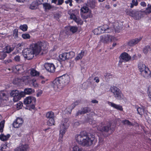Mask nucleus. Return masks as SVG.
Segmentation results:
<instances>
[{
	"mask_svg": "<svg viewBox=\"0 0 151 151\" xmlns=\"http://www.w3.org/2000/svg\"><path fill=\"white\" fill-rule=\"evenodd\" d=\"M43 43L38 41L30 45V47L24 49L22 51L24 57L28 60H31L34 56V55H38L41 52Z\"/></svg>",
	"mask_w": 151,
	"mask_h": 151,
	"instance_id": "obj_1",
	"label": "nucleus"
},
{
	"mask_svg": "<svg viewBox=\"0 0 151 151\" xmlns=\"http://www.w3.org/2000/svg\"><path fill=\"white\" fill-rule=\"evenodd\" d=\"M75 139L79 145L83 146H88L93 144L94 137L93 135L90 137L86 131H83L80 132L79 134L76 135Z\"/></svg>",
	"mask_w": 151,
	"mask_h": 151,
	"instance_id": "obj_2",
	"label": "nucleus"
},
{
	"mask_svg": "<svg viewBox=\"0 0 151 151\" xmlns=\"http://www.w3.org/2000/svg\"><path fill=\"white\" fill-rule=\"evenodd\" d=\"M35 90L29 88H25L24 91L19 92L18 90H12L10 93V96L13 97V101L14 102H16L21 99L22 97H24L26 95H30L33 93Z\"/></svg>",
	"mask_w": 151,
	"mask_h": 151,
	"instance_id": "obj_3",
	"label": "nucleus"
},
{
	"mask_svg": "<svg viewBox=\"0 0 151 151\" xmlns=\"http://www.w3.org/2000/svg\"><path fill=\"white\" fill-rule=\"evenodd\" d=\"M138 68L141 74L144 78L148 79L151 77V72L148 67L145 64L139 63L138 64Z\"/></svg>",
	"mask_w": 151,
	"mask_h": 151,
	"instance_id": "obj_4",
	"label": "nucleus"
},
{
	"mask_svg": "<svg viewBox=\"0 0 151 151\" xmlns=\"http://www.w3.org/2000/svg\"><path fill=\"white\" fill-rule=\"evenodd\" d=\"M68 119H64L62 120V123L60 126V136L59 139V142H62L63 137L66 131L69 126V124L67 123Z\"/></svg>",
	"mask_w": 151,
	"mask_h": 151,
	"instance_id": "obj_5",
	"label": "nucleus"
},
{
	"mask_svg": "<svg viewBox=\"0 0 151 151\" xmlns=\"http://www.w3.org/2000/svg\"><path fill=\"white\" fill-rule=\"evenodd\" d=\"M110 90L111 92L113 94L116 99L119 100L123 99V94L119 88L115 86H111L110 88Z\"/></svg>",
	"mask_w": 151,
	"mask_h": 151,
	"instance_id": "obj_6",
	"label": "nucleus"
},
{
	"mask_svg": "<svg viewBox=\"0 0 151 151\" xmlns=\"http://www.w3.org/2000/svg\"><path fill=\"white\" fill-rule=\"evenodd\" d=\"M36 102V99L33 96H28L26 97L24 100V104L29 106V108L34 109Z\"/></svg>",
	"mask_w": 151,
	"mask_h": 151,
	"instance_id": "obj_7",
	"label": "nucleus"
},
{
	"mask_svg": "<svg viewBox=\"0 0 151 151\" xmlns=\"http://www.w3.org/2000/svg\"><path fill=\"white\" fill-rule=\"evenodd\" d=\"M127 14L136 20H139L143 17V12L141 11L132 10L127 12Z\"/></svg>",
	"mask_w": 151,
	"mask_h": 151,
	"instance_id": "obj_8",
	"label": "nucleus"
},
{
	"mask_svg": "<svg viewBox=\"0 0 151 151\" xmlns=\"http://www.w3.org/2000/svg\"><path fill=\"white\" fill-rule=\"evenodd\" d=\"M119 58V63H122L123 62L126 63L129 61L131 59V58L127 53L124 52L121 54Z\"/></svg>",
	"mask_w": 151,
	"mask_h": 151,
	"instance_id": "obj_9",
	"label": "nucleus"
},
{
	"mask_svg": "<svg viewBox=\"0 0 151 151\" xmlns=\"http://www.w3.org/2000/svg\"><path fill=\"white\" fill-rule=\"evenodd\" d=\"M52 86L54 89L56 91H58V89L60 90L63 87L58 77L56 78L52 82Z\"/></svg>",
	"mask_w": 151,
	"mask_h": 151,
	"instance_id": "obj_10",
	"label": "nucleus"
},
{
	"mask_svg": "<svg viewBox=\"0 0 151 151\" xmlns=\"http://www.w3.org/2000/svg\"><path fill=\"white\" fill-rule=\"evenodd\" d=\"M113 38V36L108 34H106L100 37V41L104 44L108 43L110 41L111 42L112 41Z\"/></svg>",
	"mask_w": 151,
	"mask_h": 151,
	"instance_id": "obj_11",
	"label": "nucleus"
},
{
	"mask_svg": "<svg viewBox=\"0 0 151 151\" xmlns=\"http://www.w3.org/2000/svg\"><path fill=\"white\" fill-rule=\"evenodd\" d=\"M60 81L62 84L63 86L68 83L70 80V77L67 74L63 75L58 77Z\"/></svg>",
	"mask_w": 151,
	"mask_h": 151,
	"instance_id": "obj_12",
	"label": "nucleus"
},
{
	"mask_svg": "<svg viewBox=\"0 0 151 151\" xmlns=\"http://www.w3.org/2000/svg\"><path fill=\"white\" fill-rule=\"evenodd\" d=\"M29 147L27 144H22L16 148L14 151H28Z\"/></svg>",
	"mask_w": 151,
	"mask_h": 151,
	"instance_id": "obj_13",
	"label": "nucleus"
},
{
	"mask_svg": "<svg viewBox=\"0 0 151 151\" xmlns=\"http://www.w3.org/2000/svg\"><path fill=\"white\" fill-rule=\"evenodd\" d=\"M23 123V120L22 118L17 117L13 123V126L15 128L20 127Z\"/></svg>",
	"mask_w": 151,
	"mask_h": 151,
	"instance_id": "obj_14",
	"label": "nucleus"
},
{
	"mask_svg": "<svg viewBox=\"0 0 151 151\" xmlns=\"http://www.w3.org/2000/svg\"><path fill=\"white\" fill-rule=\"evenodd\" d=\"M44 66L48 72L53 73L55 71V65L53 63H45Z\"/></svg>",
	"mask_w": 151,
	"mask_h": 151,
	"instance_id": "obj_15",
	"label": "nucleus"
},
{
	"mask_svg": "<svg viewBox=\"0 0 151 151\" xmlns=\"http://www.w3.org/2000/svg\"><path fill=\"white\" fill-rule=\"evenodd\" d=\"M142 38L140 37L139 38H135L129 40L127 44L130 47L133 46L138 43L142 39Z\"/></svg>",
	"mask_w": 151,
	"mask_h": 151,
	"instance_id": "obj_16",
	"label": "nucleus"
},
{
	"mask_svg": "<svg viewBox=\"0 0 151 151\" xmlns=\"http://www.w3.org/2000/svg\"><path fill=\"white\" fill-rule=\"evenodd\" d=\"M108 104L111 106L113 108L120 111H122L123 108L122 106L119 105H117L115 104L113 102L108 101L107 103Z\"/></svg>",
	"mask_w": 151,
	"mask_h": 151,
	"instance_id": "obj_17",
	"label": "nucleus"
},
{
	"mask_svg": "<svg viewBox=\"0 0 151 151\" xmlns=\"http://www.w3.org/2000/svg\"><path fill=\"white\" fill-rule=\"evenodd\" d=\"M91 111V109L90 108L88 107H86L83 108L82 110H79L76 114V116H78L79 115L84 114L87 113Z\"/></svg>",
	"mask_w": 151,
	"mask_h": 151,
	"instance_id": "obj_18",
	"label": "nucleus"
},
{
	"mask_svg": "<svg viewBox=\"0 0 151 151\" xmlns=\"http://www.w3.org/2000/svg\"><path fill=\"white\" fill-rule=\"evenodd\" d=\"M8 99V95L6 92L4 91H0V100L2 101L4 100H7Z\"/></svg>",
	"mask_w": 151,
	"mask_h": 151,
	"instance_id": "obj_19",
	"label": "nucleus"
},
{
	"mask_svg": "<svg viewBox=\"0 0 151 151\" xmlns=\"http://www.w3.org/2000/svg\"><path fill=\"white\" fill-rule=\"evenodd\" d=\"M111 123L109 122L107 126H105L100 127L98 129L101 132H107L109 130L111 129Z\"/></svg>",
	"mask_w": 151,
	"mask_h": 151,
	"instance_id": "obj_20",
	"label": "nucleus"
},
{
	"mask_svg": "<svg viewBox=\"0 0 151 151\" xmlns=\"http://www.w3.org/2000/svg\"><path fill=\"white\" fill-rule=\"evenodd\" d=\"M29 85L34 88H37L38 87V84L37 83L36 79L34 78L30 80L29 81Z\"/></svg>",
	"mask_w": 151,
	"mask_h": 151,
	"instance_id": "obj_21",
	"label": "nucleus"
},
{
	"mask_svg": "<svg viewBox=\"0 0 151 151\" xmlns=\"http://www.w3.org/2000/svg\"><path fill=\"white\" fill-rule=\"evenodd\" d=\"M29 71H30V75L32 76H38L40 75L39 73L33 68H31Z\"/></svg>",
	"mask_w": 151,
	"mask_h": 151,
	"instance_id": "obj_22",
	"label": "nucleus"
},
{
	"mask_svg": "<svg viewBox=\"0 0 151 151\" xmlns=\"http://www.w3.org/2000/svg\"><path fill=\"white\" fill-rule=\"evenodd\" d=\"M114 29L116 32L119 33L121 29V27L119 26V23L117 22H115L113 24Z\"/></svg>",
	"mask_w": 151,
	"mask_h": 151,
	"instance_id": "obj_23",
	"label": "nucleus"
},
{
	"mask_svg": "<svg viewBox=\"0 0 151 151\" xmlns=\"http://www.w3.org/2000/svg\"><path fill=\"white\" fill-rule=\"evenodd\" d=\"M14 70L16 71V72H18L19 73H20L22 72V70H23V67L22 65H16L14 68Z\"/></svg>",
	"mask_w": 151,
	"mask_h": 151,
	"instance_id": "obj_24",
	"label": "nucleus"
},
{
	"mask_svg": "<svg viewBox=\"0 0 151 151\" xmlns=\"http://www.w3.org/2000/svg\"><path fill=\"white\" fill-rule=\"evenodd\" d=\"M10 137V135L9 134H8L6 135L1 134L0 135V139L2 141H5L8 140Z\"/></svg>",
	"mask_w": 151,
	"mask_h": 151,
	"instance_id": "obj_25",
	"label": "nucleus"
},
{
	"mask_svg": "<svg viewBox=\"0 0 151 151\" xmlns=\"http://www.w3.org/2000/svg\"><path fill=\"white\" fill-rule=\"evenodd\" d=\"M66 57L67 59H71L73 58L75 55V53L73 51H71L68 52H64Z\"/></svg>",
	"mask_w": 151,
	"mask_h": 151,
	"instance_id": "obj_26",
	"label": "nucleus"
},
{
	"mask_svg": "<svg viewBox=\"0 0 151 151\" xmlns=\"http://www.w3.org/2000/svg\"><path fill=\"white\" fill-rule=\"evenodd\" d=\"M85 51L84 50H81V52L80 53L78 56L76 58L75 60H76L81 59L85 55Z\"/></svg>",
	"mask_w": 151,
	"mask_h": 151,
	"instance_id": "obj_27",
	"label": "nucleus"
},
{
	"mask_svg": "<svg viewBox=\"0 0 151 151\" xmlns=\"http://www.w3.org/2000/svg\"><path fill=\"white\" fill-rule=\"evenodd\" d=\"M104 76L105 78L106 81H109L110 78H113L114 76L113 74H111L110 73H104Z\"/></svg>",
	"mask_w": 151,
	"mask_h": 151,
	"instance_id": "obj_28",
	"label": "nucleus"
},
{
	"mask_svg": "<svg viewBox=\"0 0 151 151\" xmlns=\"http://www.w3.org/2000/svg\"><path fill=\"white\" fill-rule=\"evenodd\" d=\"M46 117L48 119L54 118V112L52 111L48 112L46 114Z\"/></svg>",
	"mask_w": 151,
	"mask_h": 151,
	"instance_id": "obj_29",
	"label": "nucleus"
},
{
	"mask_svg": "<svg viewBox=\"0 0 151 151\" xmlns=\"http://www.w3.org/2000/svg\"><path fill=\"white\" fill-rule=\"evenodd\" d=\"M93 32L95 35H98L101 33H104L103 31H102L101 27H99L93 30Z\"/></svg>",
	"mask_w": 151,
	"mask_h": 151,
	"instance_id": "obj_30",
	"label": "nucleus"
},
{
	"mask_svg": "<svg viewBox=\"0 0 151 151\" xmlns=\"http://www.w3.org/2000/svg\"><path fill=\"white\" fill-rule=\"evenodd\" d=\"M13 48L11 47V46L8 45L5 47L4 51L6 53H9L12 51Z\"/></svg>",
	"mask_w": 151,
	"mask_h": 151,
	"instance_id": "obj_31",
	"label": "nucleus"
},
{
	"mask_svg": "<svg viewBox=\"0 0 151 151\" xmlns=\"http://www.w3.org/2000/svg\"><path fill=\"white\" fill-rule=\"evenodd\" d=\"M88 6L91 8H94L95 6V2L93 0H90L88 2Z\"/></svg>",
	"mask_w": 151,
	"mask_h": 151,
	"instance_id": "obj_32",
	"label": "nucleus"
},
{
	"mask_svg": "<svg viewBox=\"0 0 151 151\" xmlns=\"http://www.w3.org/2000/svg\"><path fill=\"white\" fill-rule=\"evenodd\" d=\"M101 29L102 31H103L104 33V32H109V31H108L109 29V26L107 25H104L102 27H101Z\"/></svg>",
	"mask_w": 151,
	"mask_h": 151,
	"instance_id": "obj_33",
	"label": "nucleus"
},
{
	"mask_svg": "<svg viewBox=\"0 0 151 151\" xmlns=\"http://www.w3.org/2000/svg\"><path fill=\"white\" fill-rule=\"evenodd\" d=\"M43 6L45 11H46L47 10H49L52 8L51 6L48 3H44L43 4Z\"/></svg>",
	"mask_w": 151,
	"mask_h": 151,
	"instance_id": "obj_34",
	"label": "nucleus"
},
{
	"mask_svg": "<svg viewBox=\"0 0 151 151\" xmlns=\"http://www.w3.org/2000/svg\"><path fill=\"white\" fill-rule=\"evenodd\" d=\"M55 123L54 118L49 119L47 121V124L48 125L51 126L55 125Z\"/></svg>",
	"mask_w": 151,
	"mask_h": 151,
	"instance_id": "obj_35",
	"label": "nucleus"
},
{
	"mask_svg": "<svg viewBox=\"0 0 151 151\" xmlns=\"http://www.w3.org/2000/svg\"><path fill=\"white\" fill-rule=\"evenodd\" d=\"M81 101V100H77L71 104L70 108L71 112V111L75 107L78 105L80 103Z\"/></svg>",
	"mask_w": 151,
	"mask_h": 151,
	"instance_id": "obj_36",
	"label": "nucleus"
},
{
	"mask_svg": "<svg viewBox=\"0 0 151 151\" xmlns=\"http://www.w3.org/2000/svg\"><path fill=\"white\" fill-rule=\"evenodd\" d=\"M89 9L88 7L86 6H84L82 7L81 9V13L82 14L83 13H87L88 12Z\"/></svg>",
	"mask_w": 151,
	"mask_h": 151,
	"instance_id": "obj_37",
	"label": "nucleus"
},
{
	"mask_svg": "<svg viewBox=\"0 0 151 151\" xmlns=\"http://www.w3.org/2000/svg\"><path fill=\"white\" fill-rule=\"evenodd\" d=\"M65 54L64 52L59 55V57L61 61H65L67 60Z\"/></svg>",
	"mask_w": 151,
	"mask_h": 151,
	"instance_id": "obj_38",
	"label": "nucleus"
},
{
	"mask_svg": "<svg viewBox=\"0 0 151 151\" xmlns=\"http://www.w3.org/2000/svg\"><path fill=\"white\" fill-rule=\"evenodd\" d=\"M151 48L150 46L147 45L144 48L143 52L145 54H147L149 50H151Z\"/></svg>",
	"mask_w": 151,
	"mask_h": 151,
	"instance_id": "obj_39",
	"label": "nucleus"
},
{
	"mask_svg": "<svg viewBox=\"0 0 151 151\" xmlns=\"http://www.w3.org/2000/svg\"><path fill=\"white\" fill-rule=\"evenodd\" d=\"M6 53L4 51L0 53V59L3 60L7 56Z\"/></svg>",
	"mask_w": 151,
	"mask_h": 151,
	"instance_id": "obj_40",
	"label": "nucleus"
},
{
	"mask_svg": "<svg viewBox=\"0 0 151 151\" xmlns=\"http://www.w3.org/2000/svg\"><path fill=\"white\" fill-rule=\"evenodd\" d=\"M70 29L73 33H75L77 31L78 27L76 26H70Z\"/></svg>",
	"mask_w": 151,
	"mask_h": 151,
	"instance_id": "obj_41",
	"label": "nucleus"
},
{
	"mask_svg": "<svg viewBox=\"0 0 151 151\" xmlns=\"http://www.w3.org/2000/svg\"><path fill=\"white\" fill-rule=\"evenodd\" d=\"M138 2L137 0H132V3H131L130 7L132 8L134 6H137L138 5Z\"/></svg>",
	"mask_w": 151,
	"mask_h": 151,
	"instance_id": "obj_42",
	"label": "nucleus"
},
{
	"mask_svg": "<svg viewBox=\"0 0 151 151\" xmlns=\"http://www.w3.org/2000/svg\"><path fill=\"white\" fill-rule=\"evenodd\" d=\"M30 76L29 75H27L26 76H24L22 77V80L24 82H26L27 81L29 83V81L30 80Z\"/></svg>",
	"mask_w": 151,
	"mask_h": 151,
	"instance_id": "obj_43",
	"label": "nucleus"
},
{
	"mask_svg": "<svg viewBox=\"0 0 151 151\" xmlns=\"http://www.w3.org/2000/svg\"><path fill=\"white\" fill-rule=\"evenodd\" d=\"M75 22L78 25H82L83 24V21L80 18H77Z\"/></svg>",
	"mask_w": 151,
	"mask_h": 151,
	"instance_id": "obj_44",
	"label": "nucleus"
},
{
	"mask_svg": "<svg viewBox=\"0 0 151 151\" xmlns=\"http://www.w3.org/2000/svg\"><path fill=\"white\" fill-rule=\"evenodd\" d=\"M5 121H2L0 122V132H2L3 131V128L4 127Z\"/></svg>",
	"mask_w": 151,
	"mask_h": 151,
	"instance_id": "obj_45",
	"label": "nucleus"
},
{
	"mask_svg": "<svg viewBox=\"0 0 151 151\" xmlns=\"http://www.w3.org/2000/svg\"><path fill=\"white\" fill-rule=\"evenodd\" d=\"M122 123L124 124H127L128 125H130V126H132L133 125V124L130 122L129 120H123L122 122Z\"/></svg>",
	"mask_w": 151,
	"mask_h": 151,
	"instance_id": "obj_46",
	"label": "nucleus"
},
{
	"mask_svg": "<svg viewBox=\"0 0 151 151\" xmlns=\"http://www.w3.org/2000/svg\"><path fill=\"white\" fill-rule=\"evenodd\" d=\"M82 149L81 147L78 145H76L73 147V151H82Z\"/></svg>",
	"mask_w": 151,
	"mask_h": 151,
	"instance_id": "obj_47",
	"label": "nucleus"
},
{
	"mask_svg": "<svg viewBox=\"0 0 151 151\" xmlns=\"http://www.w3.org/2000/svg\"><path fill=\"white\" fill-rule=\"evenodd\" d=\"M137 110L138 113L141 115H142L144 113V109L141 108L139 107L138 108Z\"/></svg>",
	"mask_w": 151,
	"mask_h": 151,
	"instance_id": "obj_48",
	"label": "nucleus"
},
{
	"mask_svg": "<svg viewBox=\"0 0 151 151\" xmlns=\"http://www.w3.org/2000/svg\"><path fill=\"white\" fill-rule=\"evenodd\" d=\"M22 37L24 39H29L30 37V36L29 34L24 33L22 35Z\"/></svg>",
	"mask_w": 151,
	"mask_h": 151,
	"instance_id": "obj_49",
	"label": "nucleus"
},
{
	"mask_svg": "<svg viewBox=\"0 0 151 151\" xmlns=\"http://www.w3.org/2000/svg\"><path fill=\"white\" fill-rule=\"evenodd\" d=\"M20 28L23 31H26L27 30V26L26 24H24L20 26Z\"/></svg>",
	"mask_w": 151,
	"mask_h": 151,
	"instance_id": "obj_50",
	"label": "nucleus"
},
{
	"mask_svg": "<svg viewBox=\"0 0 151 151\" xmlns=\"http://www.w3.org/2000/svg\"><path fill=\"white\" fill-rule=\"evenodd\" d=\"M24 43L23 42L20 43H19L17 45V49H19V50H21L22 48H23L24 47L23 46Z\"/></svg>",
	"mask_w": 151,
	"mask_h": 151,
	"instance_id": "obj_51",
	"label": "nucleus"
},
{
	"mask_svg": "<svg viewBox=\"0 0 151 151\" xmlns=\"http://www.w3.org/2000/svg\"><path fill=\"white\" fill-rule=\"evenodd\" d=\"M18 29L16 28L13 31V36L15 37H18Z\"/></svg>",
	"mask_w": 151,
	"mask_h": 151,
	"instance_id": "obj_52",
	"label": "nucleus"
},
{
	"mask_svg": "<svg viewBox=\"0 0 151 151\" xmlns=\"http://www.w3.org/2000/svg\"><path fill=\"white\" fill-rule=\"evenodd\" d=\"M70 18L71 19H73L74 21L77 18L76 15L73 13H72L70 14Z\"/></svg>",
	"mask_w": 151,
	"mask_h": 151,
	"instance_id": "obj_53",
	"label": "nucleus"
},
{
	"mask_svg": "<svg viewBox=\"0 0 151 151\" xmlns=\"http://www.w3.org/2000/svg\"><path fill=\"white\" fill-rule=\"evenodd\" d=\"M148 95L150 99L151 100V86H149L148 88Z\"/></svg>",
	"mask_w": 151,
	"mask_h": 151,
	"instance_id": "obj_54",
	"label": "nucleus"
},
{
	"mask_svg": "<svg viewBox=\"0 0 151 151\" xmlns=\"http://www.w3.org/2000/svg\"><path fill=\"white\" fill-rule=\"evenodd\" d=\"M8 6L7 4H5L3 5L2 6V8L4 9L5 10L8 11L9 7H8Z\"/></svg>",
	"mask_w": 151,
	"mask_h": 151,
	"instance_id": "obj_55",
	"label": "nucleus"
},
{
	"mask_svg": "<svg viewBox=\"0 0 151 151\" xmlns=\"http://www.w3.org/2000/svg\"><path fill=\"white\" fill-rule=\"evenodd\" d=\"M146 11L148 14L151 13V5L146 9Z\"/></svg>",
	"mask_w": 151,
	"mask_h": 151,
	"instance_id": "obj_56",
	"label": "nucleus"
},
{
	"mask_svg": "<svg viewBox=\"0 0 151 151\" xmlns=\"http://www.w3.org/2000/svg\"><path fill=\"white\" fill-rule=\"evenodd\" d=\"M23 106V103L22 102H20L17 104V108L18 109H21Z\"/></svg>",
	"mask_w": 151,
	"mask_h": 151,
	"instance_id": "obj_57",
	"label": "nucleus"
},
{
	"mask_svg": "<svg viewBox=\"0 0 151 151\" xmlns=\"http://www.w3.org/2000/svg\"><path fill=\"white\" fill-rule=\"evenodd\" d=\"M14 60L17 62H19L20 60V57L19 55L16 56L14 58Z\"/></svg>",
	"mask_w": 151,
	"mask_h": 151,
	"instance_id": "obj_58",
	"label": "nucleus"
},
{
	"mask_svg": "<svg viewBox=\"0 0 151 151\" xmlns=\"http://www.w3.org/2000/svg\"><path fill=\"white\" fill-rule=\"evenodd\" d=\"M42 90H40V91H39L37 94H36V96L37 97H38L40 96L41 94H42Z\"/></svg>",
	"mask_w": 151,
	"mask_h": 151,
	"instance_id": "obj_59",
	"label": "nucleus"
},
{
	"mask_svg": "<svg viewBox=\"0 0 151 151\" xmlns=\"http://www.w3.org/2000/svg\"><path fill=\"white\" fill-rule=\"evenodd\" d=\"M64 2V0H58L57 5H61Z\"/></svg>",
	"mask_w": 151,
	"mask_h": 151,
	"instance_id": "obj_60",
	"label": "nucleus"
},
{
	"mask_svg": "<svg viewBox=\"0 0 151 151\" xmlns=\"http://www.w3.org/2000/svg\"><path fill=\"white\" fill-rule=\"evenodd\" d=\"M94 80H95V82L97 83H98L100 81L99 78L98 77H95L94 78Z\"/></svg>",
	"mask_w": 151,
	"mask_h": 151,
	"instance_id": "obj_61",
	"label": "nucleus"
},
{
	"mask_svg": "<svg viewBox=\"0 0 151 151\" xmlns=\"http://www.w3.org/2000/svg\"><path fill=\"white\" fill-rule=\"evenodd\" d=\"M36 6L31 5L29 6V8L31 9H36Z\"/></svg>",
	"mask_w": 151,
	"mask_h": 151,
	"instance_id": "obj_62",
	"label": "nucleus"
},
{
	"mask_svg": "<svg viewBox=\"0 0 151 151\" xmlns=\"http://www.w3.org/2000/svg\"><path fill=\"white\" fill-rule=\"evenodd\" d=\"M140 5L143 7L146 6V3L144 1L141 2L140 3Z\"/></svg>",
	"mask_w": 151,
	"mask_h": 151,
	"instance_id": "obj_63",
	"label": "nucleus"
},
{
	"mask_svg": "<svg viewBox=\"0 0 151 151\" xmlns=\"http://www.w3.org/2000/svg\"><path fill=\"white\" fill-rule=\"evenodd\" d=\"M12 61V60L10 59H8L7 60H6L4 61V62L6 64H7L8 63H9L10 62H11Z\"/></svg>",
	"mask_w": 151,
	"mask_h": 151,
	"instance_id": "obj_64",
	"label": "nucleus"
}]
</instances>
